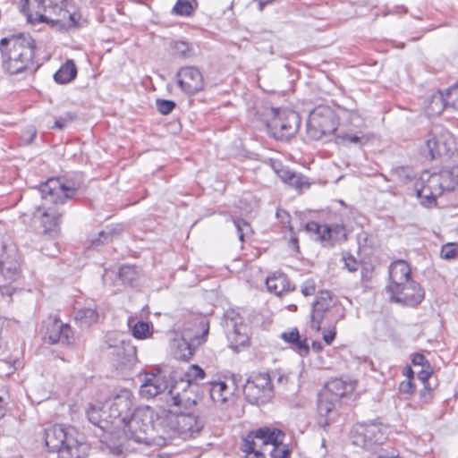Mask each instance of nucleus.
<instances>
[{
	"label": "nucleus",
	"mask_w": 458,
	"mask_h": 458,
	"mask_svg": "<svg viewBox=\"0 0 458 458\" xmlns=\"http://www.w3.org/2000/svg\"><path fill=\"white\" fill-rule=\"evenodd\" d=\"M81 184L64 178L52 177L39 185V192L43 203L38 208L41 209V225L45 234L55 235L59 230L61 218L64 210L61 208L72 199Z\"/></svg>",
	"instance_id": "f257e3e1"
},
{
	"label": "nucleus",
	"mask_w": 458,
	"mask_h": 458,
	"mask_svg": "<svg viewBox=\"0 0 458 458\" xmlns=\"http://www.w3.org/2000/svg\"><path fill=\"white\" fill-rule=\"evenodd\" d=\"M36 40L30 33L13 34L0 40L1 67L9 75L35 71Z\"/></svg>",
	"instance_id": "f03ea898"
},
{
	"label": "nucleus",
	"mask_w": 458,
	"mask_h": 458,
	"mask_svg": "<svg viewBox=\"0 0 458 458\" xmlns=\"http://www.w3.org/2000/svg\"><path fill=\"white\" fill-rule=\"evenodd\" d=\"M389 281L386 286L393 302L408 307H417L425 299L424 288L412 279L410 264L398 259L392 262L388 267Z\"/></svg>",
	"instance_id": "7ed1b4c3"
},
{
	"label": "nucleus",
	"mask_w": 458,
	"mask_h": 458,
	"mask_svg": "<svg viewBox=\"0 0 458 458\" xmlns=\"http://www.w3.org/2000/svg\"><path fill=\"white\" fill-rule=\"evenodd\" d=\"M284 437V433L279 428H259L251 430L243 437L241 450L245 453L246 458H266L262 448L271 445L272 458H286L290 454V449L283 444Z\"/></svg>",
	"instance_id": "20e7f679"
},
{
	"label": "nucleus",
	"mask_w": 458,
	"mask_h": 458,
	"mask_svg": "<svg viewBox=\"0 0 458 458\" xmlns=\"http://www.w3.org/2000/svg\"><path fill=\"white\" fill-rule=\"evenodd\" d=\"M44 441L49 452L56 453L58 458H84L87 445L80 441L73 429L54 425L44 430Z\"/></svg>",
	"instance_id": "39448f33"
},
{
	"label": "nucleus",
	"mask_w": 458,
	"mask_h": 458,
	"mask_svg": "<svg viewBox=\"0 0 458 458\" xmlns=\"http://www.w3.org/2000/svg\"><path fill=\"white\" fill-rule=\"evenodd\" d=\"M65 0H21L20 11L29 21L58 23L59 16L65 17Z\"/></svg>",
	"instance_id": "423d86ee"
},
{
	"label": "nucleus",
	"mask_w": 458,
	"mask_h": 458,
	"mask_svg": "<svg viewBox=\"0 0 458 458\" xmlns=\"http://www.w3.org/2000/svg\"><path fill=\"white\" fill-rule=\"evenodd\" d=\"M387 429L378 420L357 423L352 431V442L366 451L375 450L386 440Z\"/></svg>",
	"instance_id": "0eeeda50"
},
{
	"label": "nucleus",
	"mask_w": 458,
	"mask_h": 458,
	"mask_svg": "<svg viewBox=\"0 0 458 458\" xmlns=\"http://www.w3.org/2000/svg\"><path fill=\"white\" fill-rule=\"evenodd\" d=\"M273 117L267 123L270 135L277 140H289L301 125L300 114L291 109L272 108Z\"/></svg>",
	"instance_id": "6e6552de"
},
{
	"label": "nucleus",
	"mask_w": 458,
	"mask_h": 458,
	"mask_svg": "<svg viewBox=\"0 0 458 458\" xmlns=\"http://www.w3.org/2000/svg\"><path fill=\"white\" fill-rule=\"evenodd\" d=\"M338 126V120L334 110L327 106H316L307 121V135L314 140L334 134Z\"/></svg>",
	"instance_id": "1a4fd4ad"
},
{
	"label": "nucleus",
	"mask_w": 458,
	"mask_h": 458,
	"mask_svg": "<svg viewBox=\"0 0 458 458\" xmlns=\"http://www.w3.org/2000/svg\"><path fill=\"white\" fill-rule=\"evenodd\" d=\"M153 418L154 411L150 407H136L121 428L124 437L137 443L145 442V435L153 428Z\"/></svg>",
	"instance_id": "9d476101"
},
{
	"label": "nucleus",
	"mask_w": 458,
	"mask_h": 458,
	"mask_svg": "<svg viewBox=\"0 0 458 458\" xmlns=\"http://www.w3.org/2000/svg\"><path fill=\"white\" fill-rule=\"evenodd\" d=\"M243 394L248 403L262 405L273 396V385L269 374H252L243 386Z\"/></svg>",
	"instance_id": "9b49d317"
},
{
	"label": "nucleus",
	"mask_w": 458,
	"mask_h": 458,
	"mask_svg": "<svg viewBox=\"0 0 458 458\" xmlns=\"http://www.w3.org/2000/svg\"><path fill=\"white\" fill-rule=\"evenodd\" d=\"M134 397L131 391L121 389L111 399L108 408V419L115 428H121L128 421L134 407Z\"/></svg>",
	"instance_id": "f8f14e48"
},
{
	"label": "nucleus",
	"mask_w": 458,
	"mask_h": 458,
	"mask_svg": "<svg viewBox=\"0 0 458 458\" xmlns=\"http://www.w3.org/2000/svg\"><path fill=\"white\" fill-rule=\"evenodd\" d=\"M172 429L182 438L195 437L204 428V421L195 411H171Z\"/></svg>",
	"instance_id": "ddd939ff"
},
{
	"label": "nucleus",
	"mask_w": 458,
	"mask_h": 458,
	"mask_svg": "<svg viewBox=\"0 0 458 458\" xmlns=\"http://www.w3.org/2000/svg\"><path fill=\"white\" fill-rule=\"evenodd\" d=\"M224 326L228 340L233 348L245 346L249 344V327L244 323L239 312L231 309L224 315Z\"/></svg>",
	"instance_id": "4468645a"
},
{
	"label": "nucleus",
	"mask_w": 458,
	"mask_h": 458,
	"mask_svg": "<svg viewBox=\"0 0 458 458\" xmlns=\"http://www.w3.org/2000/svg\"><path fill=\"white\" fill-rule=\"evenodd\" d=\"M107 352L114 365L118 369L131 368L135 360L137 351L136 347L132 345L130 340H119L114 344L108 336L106 340Z\"/></svg>",
	"instance_id": "2eb2a0df"
},
{
	"label": "nucleus",
	"mask_w": 458,
	"mask_h": 458,
	"mask_svg": "<svg viewBox=\"0 0 458 458\" xmlns=\"http://www.w3.org/2000/svg\"><path fill=\"white\" fill-rule=\"evenodd\" d=\"M175 77L178 87L187 95H195L204 89L203 75L195 66L180 68Z\"/></svg>",
	"instance_id": "dca6fc26"
},
{
	"label": "nucleus",
	"mask_w": 458,
	"mask_h": 458,
	"mask_svg": "<svg viewBox=\"0 0 458 458\" xmlns=\"http://www.w3.org/2000/svg\"><path fill=\"white\" fill-rule=\"evenodd\" d=\"M453 144L451 136L438 135L433 131L428 133L425 140L428 154L431 160L442 157H451L454 155Z\"/></svg>",
	"instance_id": "f3484780"
},
{
	"label": "nucleus",
	"mask_w": 458,
	"mask_h": 458,
	"mask_svg": "<svg viewBox=\"0 0 458 458\" xmlns=\"http://www.w3.org/2000/svg\"><path fill=\"white\" fill-rule=\"evenodd\" d=\"M331 303L332 293L329 291H320L318 293L315 301L312 302L310 315V326L315 332L321 330L322 322L330 311Z\"/></svg>",
	"instance_id": "a211bd4d"
},
{
	"label": "nucleus",
	"mask_w": 458,
	"mask_h": 458,
	"mask_svg": "<svg viewBox=\"0 0 458 458\" xmlns=\"http://www.w3.org/2000/svg\"><path fill=\"white\" fill-rule=\"evenodd\" d=\"M45 339L50 344L61 343L71 345L74 342V333L69 324L63 323L57 317H55L47 326Z\"/></svg>",
	"instance_id": "6ab92c4d"
},
{
	"label": "nucleus",
	"mask_w": 458,
	"mask_h": 458,
	"mask_svg": "<svg viewBox=\"0 0 458 458\" xmlns=\"http://www.w3.org/2000/svg\"><path fill=\"white\" fill-rule=\"evenodd\" d=\"M4 253L0 257V274L5 280L13 282L20 276V261L15 248L3 245Z\"/></svg>",
	"instance_id": "aec40b11"
},
{
	"label": "nucleus",
	"mask_w": 458,
	"mask_h": 458,
	"mask_svg": "<svg viewBox=\"0 0 458 458\" xmlns=\"http://www.w3.org/2000/svg\"><path fill=\"white\" fill-rule=\"evenodd\" d=\"M338 401L334 400L323 392L318 393V412L319 415L318 424L321 427H327L330 424L328 420L329 413L335 409Z\"/></svg>",
	"instance_id": "412c9836"
},
{
	"label": "nucleus",
	"mask_w": 458,
	"mask_h": 458,
	"mask_svg": "<svg viewBox=\"0 0 458 458\" xmlns=\"http://www.w3.org/2000/svg\"><path fill=\"white\" fill-rule=\"evenodd\" d=\"M266 284L267 290L276 295H281L284 292L294 290V286H291L288 277L283 273L268 276L266 280Z\"/></svg>",
	"instance_id": "4be33fe9"
},
{
	"label": "nucleus",
	"mask_w": 458,
	"mask_h": 458,
	"mask_svg": "<svg viewBox=\"0 0 458 458\" xmlns=\"http://www.w3.org/2000/svg\"><path fill=\"white\" fill-rule=\"evenodd\" d=\"M78 73L77 66L73 60L68 59L54 74V80L57 84H67L72 81Z\"/></svg>",
	"instance_id": "5701e85b"
},
{
	"label": "nucleus",
	"mask_w": 458,
	"mask_h": 458,
	"mask_svg": "<svg viewBox=\"0 0 458 458\" xmlns=\"http://www.w3.org/2000/svg\"><path fill=\"white\" fill-rule=\"evenodd\" d=\"M165 387L166 386L157 376L151 375V377H147L145 382L141 385L140 394L142 397L153 398L161 394Z\"/></svg>",
	"instance_id": "b1692460"
},
{
	"label": "nucleus",
	"mask_w": 458,
	"mask_h": 458,
	"mask_svg": "<svg viewBox=\"0 0 458 458\" xmlns=\"http://www.w3.org/2000/svg\"><path fill=\"white\" fill-rule=\"evenodd\" d=\"M106 412L100 407L90 404L87 409L86 414L89 421L101 429L103 432L109 431L110 419L103 418Z\"/></svg>",
	"instance_id": "393cba45"
},
{
	"label": "nucleus",
	"mask_w": 458,
	"mask_h": 458,
	"mask_svg": "<svg viewBox=\"0 0 458 458\" xmlns=\"http://www.w3.org/2000/svg\"><path fill=\"white\" fill-rule=\"evenodd\" d=\"M208 391L213 402L221 404L225 403L232 394V392L224 381L210 382L208 384Z\"/></svg>",
	"instance_id": "a878e982"
},
{
	"label": "nucleus",
	"mask_w": 458,
	"mask_h": 458,
	"mask_svg": "<svg viewBox=\"0 0 458 458\" xmlns=\"http://www.w3.org/2000/svg\"><path fill=\"white\" fill-rule=\"evenodd\" d=\"M321 392L339 402L347 392V385L340 378H334L325 385Z\"/></svg>",
	"instance_id": "bb28decb"
},
{
	"label": "nucleus",
	"mask_w": 458,
	"mask_h": 458,
	"mask_svg": "<svg viewBox=\"0 0 458 458\" xmlns=\"http://www.w3.org/2000/svg\"><path fill=\"white\" fill-rule=\"evenodd\" d=\"M369 140V137L362 131L352 132H341L335 136V142L342 145H356L364 146Z\"/></svg>",
	"instance_id": "cd10ccee"
},
{
	"label": "nucleus",
	"mask_w": 458,
	"mask_h": 458,
	"mask_svg": "<svg viewBox=\"0 0 458 458\" xmlns=\"http://www.w3.org/2000/svg\"><path fill=\"white\" fill-rule=\"evenodd\" d=\"M324 236L321 237L326 240V246H333L335 242L342 239H345V227L343 225H324Z\"/></svg>",
	"instance_id": "c85d7f7f"
},
{
	"label": "nucleus",
	"mask_w": 458,
	"mask_h": 458,
	"mask_svg": "<svg viewBox=\"0 0 458 458\" xmlns=\"http://www.w3.org/2000/svg\"><path fill=\"white\" fill-rule=\"evenodd\" d=\"M188 390L177 394L172 397V406L177 407V411H193L191 409L197 404L196 396L191 398Z\"/></svg>",
	"instance_id": "c756f323"
},
{
	"label": "nucleus",
	"mask_w": 458,
	"mask_h": 458,
	"mask_svg": "<svg viewBox=\"0 0 458 458\" xmlns=\"http://www.w3.org/2000/svg\"><path fill=\"white\" fill-rule=\"evenodd\" d=\"M391 180L400 183L407 184L416 179V174L410 166H396L390 171Z\"/></svg>",
	"instance_id": "7c9ffc66"
},
{
	"label": "nucleus",
	"mask_w": 458,
	"mask_h": 458,
	"mask_svg": "<svg viewBox=\"0 0 458 458\" xmlns=\"http://www.w3.org/2000/svg\"><path fill=\"white\" fill-rule=\"evenodd\" d=\"M98 319V313L96 310L90 308L81 309L75 314L76 323L81 327H88L96 323Z\"/></svg>",
	"instance_id": "2f4dec72"
},
{
	"label": "nucleus",
	"mask_w": 458,
	"mask_h": 458,
	"mask_svg": "<svg viewBox=\"0 0 458 458\" xmlns=\"http://www.w3.org/2000/svg\"><path fill=\"white\" fill-rule=\"evenodd\" d=\"M416 195L420 199H423V205L431 206L437 203V197L433 191L428 187V183L424 181H417L415 182Z\"/></svg>",
	"instance_id": "473e14b6"
},
{
	"label": "nucleus",
	"mask_w": 458,
	"mask_h": 458,
	"mask_svg": "<svg viewBox=\"0 0 458 458\" xmlns=\"http://www.w3.org/2000/svg\"><path fill=\"white\" fill-rule=\"evenodd\" d=\"M437 175L441 182V187L444 192L452 191L458 185L453 167L451 169L441 170L439 173H437Z\"/></svg>",
	"instance_id": "72a5a7b5"
},
{
	"label": "nucleus",
	"mask_w": 458,
	"mask_h": 458,
	"mask_svg": "<svg viewBox=\"0 0 458 458\" xmlns=\"http://www.w3.org/2000/svg\"><path fill=\"white\" fill-rule=\"evenodd\" d=\"M118 276L123 284L132 285L139 277V272L135 266L123 265L119 268Z\"/></svg>",
	"instance_id": "f704fd0d"
},
{
	"label": "nucleus",
	"mask_w": 458,
	"mask_h": 458,
	"mask_svg": "<svg viewBox=\"0 0 458 458\" xmlns=\"http://www.w3.org/2000/svg\"><path fill=\"white\" fill-rule=\"evenodd\" d=\"M369 452L371 454L369 458H396L399 455V451L386 441L383 445H378V447L375 450H369Z\"/></svg>",
	"instance_id": "c9c22d12"
},
{
	"label": "nucleus",
	"mask_w": 458,
	"mask_h": 458,
	"mask_svg": "<svg viewBox=\"0 0 458 458\" xmlns=\"http://www.w3.org/2000/svg\"><path fill=\"white\" fill-rule=\"evenodd\" d=\"M173 55L182 59H188L193 55V49L186 41L179 40L171 43Z\"/></svg>",
	"instance_id": "e433bc0d"
},
{
	"label": "nucleus",
	"mask_w": 458,
	"mask_h": 458,
	"mask_svg": "<svg viewBox=\"0 0 458 458\" xmlns=\"http://www.w3.org/2000/svg\"><path fill=\"white\" fill-rule=\"evenodd\" d=\"M205 376V371L198 365L190 366L188 371L185 373L190 388L197 387V385L193 384L192 381L203 379Z\"/></svg>",
	"instance_id": "4c0bfd02"
},
{
	"label": "nucleus",
	"mask_w": 458,
	"mask_h": 458,
	"mask_svg": "<svg viewBox=\"0 0 458 458\" xmlns=\"http://www.w3.org/2000/svg\"><path fill=\"white\" fill-rule=\"evenodd\" d=\"M304 230L315 236V240L319 241L326 246V240L321 237L324 236V225H319L315 221H310L304 225Z\"/></svg>",
	"instance_id": "58836bf2"
},
{
	"label": "nucleus",
	"mask_w": 458,
	"mask_h": 458,
	"mask_svg": "<svg viewBox=\"0 0 458 458\" xmlns=\"http://www.w3.org/2000/svg\"><path fill=\"white\" fill-rule=\"evenodd\" d=\"M286 184L299 191L308 189L310 186L308 178L296 172L293 174V176H292L291 181H288Z\"/></svg>",
	"instance_id": "ea45409f"
},
{
	"label": "nucleus",
	"mask_w": 458,
	"mask_h": 458,
	"mask_svg": "<svg viewBox=\"0 0 458 458\" xmlns=\"http://www.w3.org/2000/svg\"><path fill=\"white\" fill-rule=\"evenodd\" d=\"M175 102L171 99L157 98L156 100L157 110L163 115L171 114L173 110L175 108Z\"/></svg>",
	"instance_id": "a19ab883"
},
{
	"label": "nucleus",
	"mask_w": 458,
	"mask_h": 458,
	"mask_svg": "<svg viewBox=\"0 0 458 458\" xmlns=\"http://www.w3.org/2000/svg\"><path fill=\"white\" fill-rule=\"evenodd\" d=\"M273 169L277 174V176L284 182L287 183L288 181H291L292 176H293L294 171L289 169L286 166H284L281 163L273 164Z\"/></svg>",
	"instance_id": "79ce46f5"
},
{
	"label": "nucleus",
	"mask_w": 458,
	"mask_h": 458,
	"mask_svg": "<svg viewBox=\"0 0 458 458\" xmlns=\"http://www.w3.org/2000/svg\"><path fill=\"white\" fill-rule=\"evenodd\" d=\"M425 182L428 183V187H429L437 198L440 197L444 193L437 173L428 175Z\"/></svg>",
	"instance_id": "37998d69"
},
{
	"label": "nucleus",
	"mask_w": 458,
	"mask_h": 458,
	"mask_svg": "<svg viewBox=\"0 0 458 458\" xmlns=\"http://www.w3.org/2000/svg\"><path fill=\"white\" fill-rule=\"evenodd\" d=\"M149 333V325L144 321H138L132 327V335L137 339H144Z\"/></svg>",
	"instance_id": "c03bdc74"
},
{
	"label": "nucleus",
	"mask_w": 458,
	"mask_h": 458,
	"mask_svg": "<svg viewBox=\"0 0 458 458\" xmlns=\"http://www.w3.org/2000/svg\"><path fill=\"white\" fill-rule=\"evenodd\" d=\"M343 261L344 263V268L350 272H356L361 267V263L358 261L351 253H343Z\"/></svg>",
	"instance_id": "a18cd8bd"
},
{
	"label": "nucleus",
	"mask_w": 458,
	"mask_h": 458,
	"mask_svg": "<svg viewBox=\"0 0 458 458\" xmlns=\"http://www.w3.org/2000/svg\"><path fill=\"white\" fill-rule=\"evenodd\" d=\"M233 224L237 229L238 237L240 241H244V235L250 231V225L245 221L243 218L237 217L233 219Z\"/></svg>",
	"instance_id": "49530a36"
},
{
	"label": "nucleus",
	"mask_w": 458,
	"mask_h": 458,
	"mask_svg": "<svg viewBox=\"0 0 458 458\" xmlns=\"http://www.w3.org/2000/svg\"><path fill=\"white\" fill-rule=\"evenodd\" d=\"M457 253L458 250L454 243H446L443 245L440 251V256L444 259H452L456 257Z\"/></svg>",
	"instance_id": "de8ad7c7"
},
{
	"label": "nucleus",
	"mask_w": 458,
	"mask_h": 458,
	"mask_svg": "<svg viewBox=\"0 0 458 458\" xmlns=\"http://www.w3.org/2000/svg\"><path fill=\"white\" fill-rule=\"evenodd\" d=\"M112 234L110 232L101 231L98 233V236L91 240L90 246L93 248H98L105 243H107L111 241Z\"/></svg>",
	"instance_id": "09e8293b"
},
{
	"label": "nucleus",
	"mask_w": 458,
	"mask_h": 458,
	"mask_svg": "<svg viewBox=\"0 0 458 458\" xmlns=\"http://www.w3.org/2000/svg\"><path fill=\"white\" fill-rule=\"evenodd\" d=\"M316 289V283L312 278L305 280L301 286V292L306 297L315 294Z\"/></svg>",
	"instance_id": "8fccbe9b"
},
{
	"label": "nucleus",
	"mask_w": 458,
	"mask_h": 458,
	"mask_svg": "<svg viewBox=\"0 0 458 458\" xmlns=\"http://www.w3.org/2000/svg\"><path fill=\"white\" fill-rule=\"evenodd\" d=\"M75 115L67 113L64 116H61L55 119L54 125L52 126V129H58L63 130L68 123H71L73 121Z\"/></svg>",
	"instance_id": "3c124183"
},
{
	"label": "nucleus",
	"mask_w": 458,
	"mask_h": 458,
	"mask_svg": "<svg viewBox=\"0 0 458 458\" xmlns=\"http://www.w3.org/2000/svg\"><path fill=\"white\" fill-rule=\"evenodd\" d=\"M293 348L301 355L307 356L310 352V347L307 343V338L301 339V337L297 340V342L293 345Z\"/></svg>",
	"instance_id": "603ef678"
},
{
	"label": "nucleus",
	"mask_w": 458,
	"mask_h": 458,
	"mask_svg": "<svg viewBox=\"0 0 458 458\" xmlns=\"http://www.w3.org/2000/svg\"><path fill=\"white\" fill-rule=\"evenodd\" d=\"M348 121L356 128H361L364 125V120L357 110L350 111Z\"/></svg>",
	"instance_id": "864d4df0"
},
{
	"label": "nucleus",
	"mask_w": 458,
	"mask_h": 458,
	"mask_svg": "<svg viewBox=\"0 0 458 458\" xmlns=\"http://www.w3.org/2000/svg\"><path fill=\"white\" fill-rule=\"evenodd\" d=\"M281 338L286 343L292 344V346L297 342L300 338V333L297 328H293L289 332H284L281 335Z\"/></svg>",
	"instance_id": "5fc2aeb1"
},
{
	"label": "nucleus",
	"mask_w": 458,
	"mask_h": 458,
	"mask_svg": "<svg viewBox=\"0 0 458 458\" xmlns=\"http://www.w3.org/2000/svg\"><path fill=\"white\" fill-rule=\"evenodd\" d=\"M399 391L402 394H413L416 391L415 384L412 380L402 381L399 385Z\"/></svg>",
	"instance_id": "6e6d98bb"
},
{
	"label": "nucleus",
	"mask_w": 458,
	"mask_h": 458,
	"mask_svg": "<svg viewBox=\"0 0 458 458\" xmlns=\"http://www.w3.org/2000/svg\"><path fill=\"white\" fill-rule=\"evenodd\" d=\"M411 363L414 366H421L422 368H428L430 363L426 357L420 352L411 355Z\"/></svg>",
	"instance_id": "4d7b16f0"
},
{
	"label": "nucleus",
	"mask_w": 458,
	"mask_h": 458,
	"mask_svg": "<svg viewBox=\"0 0 458 458\" xmlns=\"http://www.w3.org/2000/svg\"><path fill=\"white\" fill-rule=\"evenodd\" d=\"M106 446L110 454L117 456V458H123V446L122 443H106Z\"/></svg>",
	"instance_id": "13d9d810"
},
{
	"label": "nucleus",
	"mask_w": 458,
	"mask_h": 458,
	"mask_svg": "<svg viewBox=\"0 0 458 458\" xmlns=\"http://www.w3.org/2000/svg\"><path fill=\"white\" fill-rule=\"evenodd\" d=\"M9 394L4 388L0 390V419L3 418L7 411Z\"/></svg>",
	"instance_id": "bf43d9fd"
},
{
	"label": "nucleus",
	"mask_w": 458,
	"mask_h": 458,
	"mask_svg": "<svg viewBox=\"0 0 458 458\" xmlns=\"http://www.w3.org/2000/svg\"><path fill=\"white\" fill-rule=\"evenodd\" d=\"M423 386V388L420 391V398L422 402L428 403L432 399L433 388L430 386L429 382Z\"/></svg>",
	"instance_id": "052dcab7"
},
{
	"label": "nucleus",
	"mask_w": 458,
	"mask_h": 458,
	"mask_svg": "<svg viewBox=\"0 0 458 458\" xmlns=\"http://www.w3.org/2000/svg\"><path fill=\"white\" fill-rule=\"evenodd\" d=\"M432 374L433 369L431 365H429L428 368H422L421 370L418 372V378L423 383V385H427Z\"/></svg>",
	"instance_id": "680f3d73"
},
{
	"label": "nucleus",
	"mask_w": 458,
	"mask_h": 458,
	"mask_svg": "<svg viewBox=\"0 0 458 458\" xmlns=\"http://www.w3.org/2000/svg\"><path fill=\"white\" fill-rule=\"evenodd\" d=\"M289 231L291 233V237L288 242V247L292 249L295 252L300 251V246H299V239L296 235L295 232L293 231V228L290 226Z\"/></svg>",
	"instance_id": "e2e57ef3"
},
{
	"label": "nucleus",
	"mask_w": 458,
	"mask_h": 458,
	"mask_svg": "<svg viewBox=\"0 0 458 458\" xmlns=\"http://www.w3.org/2000/svg\"><path fill=\"white\" fill-rule=\"evenodd\" d=\"M62 17L63 19L59 18L61 20L59 23H63V25H66L69 28L77 26L78 21L76 19V13H70L67 11L65 17Z\"/></svg>",
	"instance_id": "0e129e2a"
},
{
	"label": "nucleus",
	"mask_w": 458,
	"mask_h": 458,
	"mask_svg": "<svg viewBox=\"0 0 458 458\" xmlns=\"http://www.w3.org/2000/svg\"><path fill=\"white\" fill-rule=\"evenodd\" d=\"M373 268L369 266H361V281L369 282L372 277Z\"/></svg>",
	"instance_id": "69168bd1"
},
{
	"label": "nucleus",
	"mask_w": 458,
	"mask_h": 458,
	"mask_svg": "<svg viewBox=\"0 0 458 458\" xmlns=\"http://www.w3.org/2000/svg\"><path fill=\"white\" fill-rule=\"evenodd\" d=\"M335 335L336 331L333 328L332 330H328L323 334V340L327 345H330L334 342Z\"/></svg>",
	"instance_id": "338daca9"
},
{
	"label": "nucleus",
	"mask_w": 458,
	"mask_h": 458,
	"mask_svg": "<svg viewBox=\"0 0 458 458\" xmlns=\"http://www.w3.org/2000/svg\"><path fill=\"white\" fill-rule=\"evenodd\" d=\"M197 320H198V323H199V327L203 330L201 338H204L208 335V333L209 323L204 318H197Z\"/></svg>",
	"instance_id": "774afa93"
}]
</instances>
